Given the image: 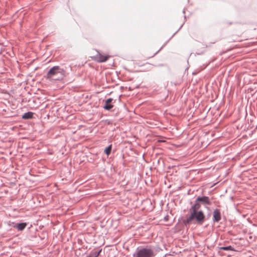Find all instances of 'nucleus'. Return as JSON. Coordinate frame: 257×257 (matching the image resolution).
I'll list each match as a JSON object with an SVG mask.
<instances>
[{"label": "nucleus", "instance_id": "f257e3e1", "mask_svg": "<svg viewBox=\"0 0 257 257\" xmlns=\"http://www.w3.org/2000/svg\"><path fill=\"white\" fill-rule=\"evenodd\" d=\"M64 71L59 66H54L47 73L46 78L50 80H58L63 79Z\"/></svg>", "mask_w": 257, "mask_h": 257}, {"label": "nucleus", "instance_id": "7ed1b4c3", "mask_svg": "<svg viewBox=\"0 0 257 257\" xmlns=\"http://www.w3.org/2000/svg\"><path fill=\"white\" fill-rule=\"evenodd\" d=\"M196 219L198 222L200 224H202L205 219V215L202 211H195V213L193 214V212H190V216L184 221L185 224H189L190 222Z\"/></svg>", "mask_w": 257, "mask_h": 257}, {"label": "nucleus", "instance_id": "9b49d317", "mask_svg": "<svg viewBox=\"0 0 257 257\" xmlns=\"http://www.w3.org/2000/svg\"><path fill=\"white\" fill-rule=\"evenodd\" d=\"M111 151V145H110L109 146H108L105 149L104 152L108 156L110 154Z\"/></svg>", "mask_w": 257, "mask_h": 257}, {"label": "nucleus", "instance_id": "20e7f679", "mask_svg": "<svg viewBox=\"0 0 257 257\" xmlns=\"http://www.w3.org/2000/svg\"><path fill=\"white\" fill-rule=\"evenodd\" d=\"M110 57L109 55L102 54L97 52V54L93 56V59L99 63H102L106 62Z\"/></svg>", "mask_w": 257, "mask_h": 257}, {"label": "nucleus", "instance_id": "f03ea898", "mask_svg": "<svg viewBox=\"0 0 257 257\" xmlns=\"http://www.w3.org/2000/svg\"><path fill=\"white\" fill-rule=\"evenodd\" d=\"M155 253L153 249L150 247H141L137 249L135 257H154Z\"/></svg>", "mask_w": 257, "mask_h": 257}, {"label": "nucleus", "instance_id": "ddd939ff", "mask_svg": "<svg viewBox=\"0 0 257 257\" xmlns=\"http://www.w3.org/2000/svg\"><path fill=\"white\" fill-rule=\"evenodd\" d=\"M99 254V252H97V251H95L93 252L91 255H90L88 257H97V256Z\"/></svg>", "mask_w": 257, "mask_h": 257}, {"label": "nucleus", "instance_id": "0eeeda50", "mask_svg": "<svg viewBox=\"0 0 257 257\" xmlns=\"http://www.w3.org/2000/svg\"><path fill=\"white\" fill-rule=\"evenodd\" d=\"M112 100V98H108L105 101V105L104 106V109L109 110L113 107V105L110 104Z\"/></svg>", "mask_w": 257, "mask_h": 257}, {"label": "nucleus", "instance_id": "423d86ee", "mask_svg": "<svg viewBox=\"0 0 257 257\" xmlns=\"http://www.w3.org/2000/svg\"><path fill=\"white\" fill-rule=\"evenodd\" d=\"M196 201L202 202L208 205L211 204V202L210 201L209 198L207 196L199 197L196 199Z\"/></svg>", "mask_w": 257, "mask_h": 257}, {"label": "nucleus", "instance_id": "39448f33", "mask_svg": "<svg viewBox=\"0 0 257 257\" xmlns=\"http://www.w3.org/2000/svg\"><path fill=\"white\" fill-rule=\"evenodd\" d=\"M213 219L215 222H218L221 219V214L219 210L216 209L213 211Z\"/></svg>", "mask_w": 257, "mask_h": 257}, {"label": "nucleus", "instance_id": "9d476101", "mask_svg": "<svg viewBox=\"0 0 257 257\" xmlns=\"http://www.w3.org/2000/svg\"><path fill=\"white\" fill-rule=\"evenodd\" d=\"M33 113L32 112H28L27 113H24V114L23 115V118L24 119H29L33 117Z\"/></svg>", "mask_w": 257, "mask_h": 257}, {"label": "nucleus", "instance_id": "f8f14e48", "mask_svg": "<svg viewBox=\"0 0 257 257\" xmlns=\"http://www.w3.org/2000/svg\"><path fill=\"white\" fill-rule=\"evenodd\" d=\"M221 249L224 250H233V248L231 246H228L225 247H220Z\"/></svg>", "mask_w": 257, "mask_h": 257}, {"label": "nucleus", "instance_id": "6e6552de", "mask_svg": "<svg viewBox=\"0 0 257 257\" xmlns=\"http://www.w3.org/2000/svg\"><path fill=\"white\" fill-rule=\"evenodd\" d=\"M201 205L200 204L196 201L195 204L193 206H192L190 209V212H193V214L195 213V211H198V210L200 208Z\"/></svg>", "mask_w": 257, "mask_h": 257}, {"label": "nucleus", "instance_id": "1a4fd4ad", "mask_svg": "<svg viewBox=\"0 0 257 257\" xmlns=\"http://www.w3.org/2000/svg\"><path fill=\"white\" fill-rule=\"evenodd\" d=\"M26 226H27V224L26 223H21L17 224L15 227L18 230H22L26 227Z\"/></svg>", "mask_w": 257, "mask_h": 257}]
</instances>
